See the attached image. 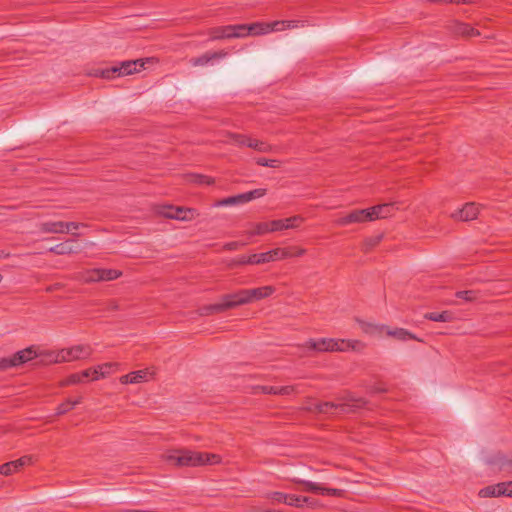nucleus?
<instances>
[{"mask_svg":"<svg viewBox=\"0 0 512 512\" xmlns=\"http://www.w3.org/2000/svg\"><path fill=\"white\" fill-rule=\"evenodd\" d=\"M165 459L176 466H202L220 463L221 458L217 454L201 453L190 450H170L165 454Z\"/></svg>","mask_w":512,"mask_h":512,"instance_id":"f257e3e1","label":"nucleus"},{"mask_svg":"<svg viewBox=\"0 0 512 512\" xmlns=\"http://www.w3.org/2000/svg\"><path fill=\"white\" fill-rule=\"evenodd\" d=\"M93 349L89 344H76L69 348L52 351L47 355V361L51 363L71 362L87 359L92 355Z\"/></svg>","mask_w":512,"mask_h":512,"instance_id":"f03ea898","label":"nucleus"},{"mask_svg":"<svg viewBox=\"0 0 512 512\" xmlns=\"http://www.w3.org/2000/svg\"><path fill=\"white\" fill-rule=\"evenodd\" d=\"M307 344L310 349L319 352L356 350L362 346L358 340H336L332 338L310 340Z\"/></svg>","mask_w":512,"mask_h":512,"instance_id":"7ed1b4c3","label":"nucleus"},{"mask_svg":"<svg viewBox=\"0 0 512 512\" xmlns=\"http://www.w3.org/2000/svg\"><path fill=\"white\" fill-rule=\"evenodd\" d=\"M363 405L361 399L355 398L351 394L343 396L338 402H323L316 406V409L321 413H328L330 410L335 409L340 412L346 413L359 408Z\"/></svg>","mask_w":512,"mask_h":512,"instance_id":"20e7f679","label":"nucleus"},{"mask_svg":"<svg viewBox=\"0 0 512 512\" xmlns=\"http://www.w3.org/2000/svg\"><path fill=\"white\" fill-rule=\"evenodd\" d=\"M250 298L247 289L225 295L221 302L207 307L206 313L220 312L239 305L249 304Z\"/></svg>","mask_w":512,"mask_h":512,"instance_id":"39448f33","label":"nucleus"},{"mask_svg":"<svg viewBox=\"0 0 512 512\" xmlns=\"http://www.w3.org/2000/svg\"><path fill=\"white\" fill-rule=\"evenodd\" d=\"M229 139L225 141L226 143L238 145V146H247L259 152H271L273 150V146L258 140L253 139L240 134H228Z\"/></svg>","mask_w":512,"mask_h":512,"instance_id":"423d86ee","label":"nucleus"},{"mask_svg":"<svg viewBox=\"0 0 512 512\" xmlns=\"http://www.w3.org/2000/svg\"><path fill=\"white\" fill-rule=\"evenodd\" d=\"M158 213L164 217L180 221H191L198 215L194 209L174 207L171 205H163L159 207Z\"/></svg>","mask_w":512,"mask_h":512,"instance_id":"0eeeda50","label":"nucleus"},{"mask_svg":"<svg viewBox=\"0 0 512 512\" xmlns=\"http://www.w3.org/2000/svg\"><path fill=\"white\" fill-rule=\"evenodd\" d=\"M120 369V364L117 362H107L96 365L92 368L84 370V375L88 376L91 381H98L110 376L115 371Z\"/></svg>","mask_w":512,"mask_h":512,"instance_id":"6e6552de","label":"nucleus"},{"mask_svg":"<svg viewBox=\"0 0 512 512\" xmlns=\"http://www.w3.org/2000/svg\"><path fill=\"white\" fill-rule=\"evenodd\" d=\"M290 256L291 254L287 249L275 248L267 252L253 254L252 261L250 262L252 265H260L282 260Z\"/></svg>","mask_w":512,"mask_h":512,"instance_id":"1a4fd4ad","label":"nucleus"},{"mask_svg":"<svg viewBox=\"0 0 512 512\" xmlns=\"http://www.w3.org/2000/svg\"><path fill=\"white\" fill-rule=\"evenodd\" d=\"M154 375L155 371L153 368H144L121 376L119 381L123 385H136L151 381L154 378Z\"/></svg>","mask_w":512,"mask_h":512,"instance_id":"9d476101","label":"nucleus"},{"mask_svg":"<svg viewBox=\"0 0 512 512\" xmlns=\"http://www.w3.org/2000/svg\"><path fill=\"white\" fill-rule=\"evenodd\" d=\"M151 59H137L131 61H125L120 66H114L112 68L113 73H118L120 76L131 75L133 73L141 72L145 69V65L149 63Z\"/></svg>","mask_w":512,"mask_h":512,"instance_id":"9b49d317","label":"nucleus"},{"mask_svg":"<svg viewBox=\"0 0 512 512\" xmlns=\"http://www.w3.org/2000/svg\"><path fill=\"white\" fill-rule=\"evenodd\" d=\"M270 498L277 503H284L289 506L301 508L304 502H308V497L297 496L295 494H286L282 492H273L270 494Z\"/></svg>","mask_w":512,"mask_h":512,"instance_id":"f8f14e48","label":"nucleus"},{"mask_svg":"<svg viewBox=\"0 0 512 512\" xmlns=\"http://www.w3.org/2000/svg\"><path fill=\"white\" fill-rule=\"evenodd\" d=\"M369 221V212L367 209H359L351 211L350 213L340 216L336 223L339 226H346L356 223H364Z\"/></svg>","mask_w":512,"mask_h":512,"instance_id":"ddd939ff","label":"nucleus"},{"mask_svg":"<svg viewBox=\"0 0 512 512\" xmlns=\"http://www.w3.org/2000/svg\"><path fill=\"white\" fill-rule=\"evenodd\" d=\"M479 214V206L473 202L466 203L462 208H458L450 214V217L458 221H470Z\"/></svg>","mask_w":512,"mask_h":512,"instance_id":"4468645a","label":"nucleus"},{"mask_svg":"<svg viewBox=\"0 0 512 512\" xmlns=\"http://www.w3.org/2000/svg\"><path fill=\"white\" fill-rule=\"evenodd\" d=\"M489 464L500 472H503L507 475L512 474V454H495L490 458Z\"/></svg>","mask_w":512,"mask_h":512,"instance_id":"2eb2a0df","label":"nucleus"},{"mask_svg":"<svg viewBox=\"0 0 512 512\" xmlns=\"http://www.w3.org/2000/svg\"><path fill=\"white\" fill-rule=\"evenodd\" d=\"M304 221V218L299 215H295L286 219H278V220H272L271 221V230L273 232L283 231L287 229H295L297 228L302 222Z\"/></svg>","mask_w":512,"mask_h":512,"instance_id":"dca6fc26","label":"nucleus"},{"mask_svg":"<svg viewBox=\"0 0 512 512\" xmlns=\"http://www.w3.org/2000/svg\"><path fill=\"white\" fill-rule=\"evenodd\" d=\"M395 207L396 203H385L367 208L369 212V221L390 217Z\"/></svg>","mask_w":512,"mask_h":512,"instance_id":"f3484780","label":"nucleus"},{"mask_svg":"<svg viewBox=\"0 0 512 512\" xmlns=\"http://www.w3.org/2000/svg\"><path fill=\"white\" fill-rule=\"evenodd\" d=\"M78 228L74 222H46L42 225V230L47 233H69Z\"/></svg>","mask_w":512,"mask_h":512,"instance_id":"a211bd4d","label":"nucleus"},{"mask_svg":"<svg viewBox=\"0 0 512 512\" xmlns=\"http://www.w3.org/2000/svg\"><path fill=\"white\" fill-rule=\"evenodd\" d=\"M32 462L31 456H23L20 459L3 464L0 467V473L4 476H9L16 471H19L23 466Z\"/></svg>","mask_w":512,"mask_h":512,"instance_id":"6ab92c4d","label":"nucleus"},{"mask_svg":"<svg viewBox=\"0 0 512 512\" xmlns=\"http://www.w3.org/2000/svg\"><path fill=\"white\" fill-rule=\"evenodd\" d=\"M479 496L483 498L487 497H506V484L505 482H500L494 485L486 486L479 490Z\"/></svg>","mask_w":512,"mask_h":512,"instance_id":"aec40b11","label":"nucleus"},{"mask_svg":"<svg viewBox=\"0 0 512 512\" xmlns=\"http://www.w3.org/2000/svg\"><path fill=\"white\" fill-rule=\"evenodd\" d=\"M357 323L359 324L361 330L370 336H381L383 332H385L386 326L370 321H364L361 319H357Z\"/></svg>","mask_w":512,"mask_h":512,"instance_id":"412c9836","label":"nucleus"},{"mask_svg":"<svg viewBox=\"0 0 512 512\" xmlns=\"http://www.w3.org/2000/svg\"><path fill=\"white\" fill-rule=\"evenodd\" d=\"M247 292L250 298V303H252L254 301L268 298L275 292V288L273 286L267 285L258 288L247 289Z\"/></svg>","mask_w":512,"mask_h":512,"instance_id":"4be33fe9","label":"nucleus"},{"mask_svg":"<svg viewBox=\"0 0 512 512\" xmlns=\"http://www.w3.org/2000/svg\"><path fill=\"white\" fill-rule=\"evenodd\" d=\"M303 25H304V22L298 21V20H282V21H274V22L269 23L270 33L284 31L287 29H294V28H298Z\"/></svg>","mask_w":512,"mask_h":512,"instance_id":"5701e85b","label":"nucleus"},{"mask_svg":"<svg viewBox=\"0 0 512 512\" xmlns=\"http://www.w3.org/2000/svg\"><path fill=\"white\" fill-rule=\"evenodd\" d=\"M385 333L388 336L394 337L400 341H409V340L420 341V339L416 335H414L410 331L403 329V328L391 329V328L386 327Z\"/></svg>","mask_w":512,"mask_h":512,"instance_id":"b1692460","label":"nucleus"},{"mask_svg":"<svg viewBox=\"0 0 512 512\" xmlns=\"http://www.w3.org/2000/svg\"><path fill=\"white\" fill-rule=\"evenodd\" d=\"M13 356L16 366H19L36 358L38 353L34 347H28L16 352Z\"/></svg>","mask_w":512,"mask_h":512,"instance_id":"393cba45","label":"nucleus"},{"mask_svg":"<svg viewBox=\"0 0 512 512\" xmlns=\"http://www.w3.org/2000/svg\"><path fill=\"white\" fill-rule=\"evenodd\" d=\"M246 233L250 237L260 236V235H264L267 233H273V230H271V221L270 222L253 223L250 225V229L247 230Z\"/></svg>","mask_w":512,"mask_h":512,"instance_id":"a878e982","label":"nucleus"},{"mask_svg":"<svg viewBox=\"0 0 512 512\" xmlns=\"http://www.w3.org/2000/svg\"><path fill=\"white\" fill-rule=\"evenodd\" d=\"M226 56H227V53L223 52V51L214 52V53H206L200 57L191 59L190 63L193 66H204V65L208 64L213 59L224 58Z\"/></svg>","mask_w":512,"mask_h":512,"instance_id":"bb28decb","label":"nucleus"},{"mask_svg":"<svg viewBox=\"0 0 512 512\" xmlns=\"http://www.w3.org/2000/svg\"><path fill=\"white\" fill-rule=\"evenodd\" d=\"M234 25L215 28L211 32L212 39L235 38Z\"/></svg>","mask_w":512,"mask_h":512,"instance_id":"cd10ccee","label":"nucleus"},{"mask_svg":"<svg viewBox=\"0 0 512 512\" xmlns=\"http://www.w3.org/2000/svg\"><path fill=\"white\" fill-rule=\"evenodd\" d=\"M249 36H260V35H266L270 33V26L269 23L264 22H256L249 24L248 28Z\"/></svg>","mask_w":512,"mask_h":512,"instance_id":"c85d7f7f","label":"nucleus"},{"mask_svg":"<svg viewBox=\"0 0 512 512\" xmlns=\"http://www.w3.org/2000/svg\"><path fill=\"white\" fill-rule=\"evenodd\" d=\"M244 203H246V202H245V197L242 193V194H239L236 196H231V197L219 200V201L215 202L213 206L214 207L236 206V205H240V204H244Z\"/></svg>","mask_w":512,"mask_h":512,"instance_id":"c756f323","label":"nucleus"},{"mask_svg":"<svg viewBox=\"0 0 512 512\" xmlns=\"http://www.w3.org/2000/svg\"><path fill=\"white\" fill-rule=\"evenodd\" d=\"M424 317L435 322H450L454 320L453 314L449 311H443L441 313L430 312L426 313Z\"/></svg>","mask_w":512,"mask_h":512,"instance_id":"7c9ffc66","label":"nucleus"},{"mask_svg":"<svg viewBox=\"0 0 512 512\" xmlns=\"http://www.w3.org/2000/svg\"><path fill=\"white\" fill-rule=\"evenodd\" d=\"M78 279L84 282L101 281V269L94 268L81 273Z\"/></svg>","mask_w":512,"mask_h":512,"instance_id":"2f4dec72","label":"nucleus"},{"mask_svg":"<svg viewBox=\"0 0 512 512\" xmlns=\"http://www.w3.org/2000/svg\"><path fill=\"white\" fill-rule=\"evenodd\" d=\"M50 251L55 254H69L74 251V246L72 241H66L63 243H60L58 245H55L50 248Z\"/></svg>","mask_w":512,"mask_h":512,"instance_id":"473e14b6","label":"nucleus"},{"mask_svg":"<svg viewBox=\"0 0 512 512\" xmlns=\"http://www.w3.org/2000/svg\"><path fill=\"white\" fill-rule=\"evenodd\" d=\"M81 397H79L78 399L76 400H67L66 402L60 404L58 407H57V414L58 415H62V414H65L67 413L69 410L73 409L77 404L81 403Z\"/></svg>","mask_w":512,"mask_h":512,"instance_id":"72a5a7b5","label":"nucleus"},{"mask_svg":"<svg viewBox=\"0 0 512 512\" xmlns=\"http://www.w3.org/2000/svg\"><path fill=\"white\" fill-rule=\"evenodd\" d=\"M261 390L267 394H289L291 391L290 387H275V386H262Z\"/></svg>","mask_w":512,"mask_h":512,"instance_id":"f704fd0d","label":"nucleus"},{"mask_svg":"<svg viewBox=\"0 0 512 512\" xmlns=\"http://www.w3.org/2000/svg\"><path fill=\"white\" fill-rule=\"evenodd\" d=\"M88 376L84 375V371L81 373H75L70 375L66 380L63 381V385H74L84 382V379Z\"/></svg>","mask_w":512,"mask_h":512,"instance_id":"c9c22d12","label":"nucleus"},{"mask_svg":"<svg viewBox=\"0 0 512 512\" xmlns=\"http://www.w3.org/2000/svg\"><path fill=\"white\" fill-rule=\"evenodd\" d=\"M121 272L114 269H101V281H109L117 279Z\"/></svg>","mask_w":512,"mask_h":512,"instance_id":"e433bc0d","label":"nucleus"},{"mask_svg":"<svg viewBox=\"0 0 512 512\" xmlns=\"http://www.w3.org/2000/svg\"><path fill=\"white\" fill-rule=\"evenodd\" d=\"M458 33L469 37L479 35V32L473 27H470L468 24H460L458 27Z\"/></svg>","mask_w":512,"mask_h":512,"instance_id":"4c0bfd02","label":"nucleus"},{"mask_svg":"<svg viewBox=\"0 0 512 512\" xmlns=\"http://www.w3.org/2000/svg\"><path fill=\"white\" fill-rule=\"evenodd\" d=\"M265 193H266L265 189H255L253 191L243 193V195L245 197V202L247 203L253 199L260 198V197L264 196Z\"/></svg>","mask_w":512,"mask_h":512,"instance_id":"58836bf2","label":"nucleus"},{"mask_svg":"<svg viewBox=\"0 0 512 512\" xmlns=\"http://www.w3.org/2000/svg\"><path fill=\"white\" fill-rule=\"evenodd\" d=\"M256 163L260 166H265V167H271V168H276V167H279L280 165V161L277 160V159H266V158H258L256 160Z\"/></svg>","mask_w":512,"mask_h":512,"instance_id":"ea45409f","label":"nucleus"},{"mask_svg":"<svg viewBox=\"0 0 512 512\" xmlns=\"http://www.w3.org/2000/svg\"><path fill=\"white\" fill-rule=\"evenodd\" d=\"M235 38H242L249 36L248 28L249 24L234 25Z\"/></svg>","mask_w":512,"mask_h":512,"instance_id":"a19ab883","label":"nucleus"},{"mask_svg":"<svg viewBox=\"0 0 512 512\" xmlns=\"http://www.w3.org/2000/svg\"><path fill=\"white\" fill-rule=\"evenodd\" d=\"M12 367H17L14 361V356L0 358V370H6Z\"/></svg>","mask_w":512,"mask_h":512,"instance_id":"79ce46f5","label":"nucleus"},{"mask_svg":"<svg viewBox=\"0 0 512 512\" xmlns=\"http://www.w3.org/2000/svg\"><path fill=\"white\" fill-rule=\"evenodd\" d=\"M302 483L305 485L306 491L321 493L322 486L320 484L311 481H303Z\"/></svg>","mask_w":512,"mask_h":512,"instance_id":"37998d69","label":"nucleus"},{"mask_svg":"<svg viewBox=\"0 0 512 512\" xmlns=\"http://www.w3.org/2000/svg\"><path fill=\"white\" fill-rule=\"evenodd\" d=\"M191 181L198 184H211L213 182L211 178L204 175H192Z\"/></svg>","mask_w":512,"mask_h":512,"instance_id":"c03bdc74","label":"nucleus"},{"mask_svg":"<svg viewBox=\"0 0 512 512\" xmlns=\"http://www.w3.org/2000/svg\"><path fill=\"white\" fill-rule=\"evenodd\" d=\"M456 296L465 301H472L475 298L474 292L471 290L460 291L456 294Z\"/></svg>","mask_w":512,"mask_h":512,"instance_id":"a18cd8bd","label":"nucleus"},{"mask_svg":"<svg viewBox=\"0 0 512 512\" xmlns=\"http://www.w3.org/2000/svg\"><path fill=\"white\" fill-rule=\"evenodd\" d=\"M340 493H341V491L338 489L322 487L320 494L329 495V496H338V495H340Z\"/></svg>","mask_w":512,"mask_h":512,"instance_id":"49530a36","label":"nucleus"},{"mask_svg":"<svg viewBox=\"0 0 512 512\" xmlns=\"http://www.w3.org/2000/svg\"><path fill=\"white\" fill-rule=\"evenodd\" d=\"M252 258H253V254L251 255H248V256H242L240 259H239V263L240 264H247V265H252L250 261H252Z\"/></svg>","mask_w":512,"mask_h":512,"instance_id":"de8ad7c7","label":"nucleus"},{"mask_svg":"<svg viewBox=\"0 0 512 512\" xmlns=\"http://www.w3.org/2000/svg\"><path fill=\"white\" fill-rule=\"evenodd\" d=\"M506 497L512 498V481H506Z\"/></svg>","mask_w":512,"mask_h":512,"instance_id":"09e8293b","label":"nucleus"},{"mask_svg":"<svg viewBox=\"0 0 512 512\" xmlns=\"http://www.w3.org/2000/svg\"><path fill=\"white\" fill-rule=\"evenodd\" d=\"M304 504H307L310 507H317L319 505V503L317 501L311 500L310 498H309V501L308 502H304Z\"/></svg>","mask_w":512,"mask_h":512,"instance_id":"8fccbe9b","label":"nucleus"},{"mask_svg":"<svg viewBox=\"0 0 512 512\" xmlns=\"http://www.w3.org/2000/svg\"><path fill=\"white\" fill-rule=\"evenodd\" d=\"M305 252H306V250H305V249H303V248H299V249H297V250H296V252H295V256H301V255H304V254H305Z\"/></svg>","mask_w":512,"mask_h":512,"instance_id":"3c124183","label":"nucleus"},{"mask_svg":"<svg viewBox=\"0 0 512 512\" xmlns=\"http://www.w3.org/2000/svg\"><path fill=\"white\" fill-rule=\"evenodd\" d=\"M7 256H8V254H5L3 251H1V252H0V258H2V257H4V258H5V257H7Z\"/></svg>","mask_w":512,"mask_h":512,"instance_id":"603ef678","label":"nucleus"}]
</instances>
